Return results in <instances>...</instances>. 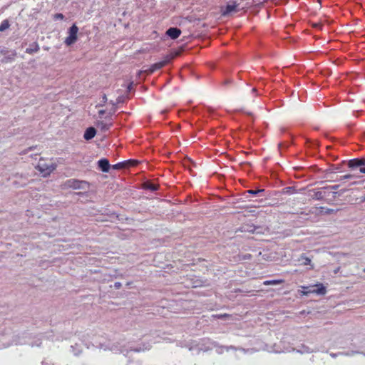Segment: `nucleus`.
I'll list each match as a JSON object with an SVG mask.
<instances>
[{"label":"nucleus","mask_w":365,"mask_h":365,"mask_svg":"<svg viewBox=\"0 0 365 365\" xmlns=\"http://www.w3.org/2000/svg\"><path fill=\"white\" fill-rule=\"evenodd\" d=\"M97 164L98 168L103 173H108L111 167L108 160L106 158L100 159Z\"/></svg>","instance_id":"6e6552de"},{"label":"nucleus","mask_w":365,"mask_h":365,"mask_svg":"<svg viewBox=\"0 0 365 365\" xmlns=\"http://www.w3.org/2000/svg\"><path fill=\"white\" fill-rule=\"evenodd\" d=\"M109 103H110V104H112V106H113V107H117V103H116V102H115V101H110V102H109Z\"/></svg>","instance_id":"f704fd0d"},{"label":"nucleus","mask_w":365,"mask_h":365,"mask_svg":"<svg viewBox=\"0 0 365 365\" xmlns=\"http://www.w3.org/2000/svg\"><path fill=\"white\" fill-rule=\"evenodd\" d=\"M303 263H304V264H305V265L310 264V263H311V259H310L309 258L306 257V258H304V262Z\"/></svg>","instance_id":"2f4dec72"},{"label":"nucleus","mask_w":365,"mask_h":365,"mask_svg":"<svg viewBox=\"0 0 365 365\" xmlns=\"http://www.w3.org/2000/svg\"><path fill=\"white\" fill-rule=\"evenodd\" d=\"M361 201H365V195L363 197Z\"/></svg>","instance_id":"58836bf2"},{"label":"nucleus","mask_w":365,"mask_h":365,"mask_svg":"<svg viewBox=\"0 0 365 365\" xmlns=\"http://www.w3.org/2000/svg\"><path fill=\"white\" fill-rule=\"evenodd\" d=\"M10 26V24L7 19L1 21L0 24V32H3Z\"/></svg>","instance_id":"aec40b11"},{"label":"nucleus","mask_w":365,"mask_h":365,"mask_svg":"<svg viewBox=\"0 0 365 365\" xmlns=\"http://www.w3.org/2000/svg\"><path fill=\"white\" fill-rule=\"evenodd\" d=\"M131 86H132V85L130 84V85L128 86V89H130Z\"/></svg>","instance_id":"ea45409f"},{"label":"nucleus","mask_w":365,"mask_h":365,"mask_svg":"<svg viewBox=\"0 0 365 365\" xmlns=\"http://www.w3.org/2000/svg\"><path fill=\"white\" fill-rule=\"evenodd\" d=\"M143 188L145 190H149L150 191L154 192L158 190V185L153 184L150 182H147L143 184Z\"/></svg>","instance_id":"dca6fc26"},{"label":"nucleus","mask_w":365,"mask_h":365,"mask_svg":"<svg viewBox=\"0 0 365 365\" xmlns=\"http://www.w3.org/2000/svg\"><path fill=\"white\" fill-rule=\"evenodd\" d=\"M106 113V110H101L98 111V114L100 116H102L103 115H104Z\"/></svg>","instance_id":"72a5a7b5"},{"label":"nucleus","mask_w":365,"mask_h":365,"mask_svg":"<svg viewBox=\"0 0 365 365\" xmlns=\"http://www.w3.org/2000/svg\"><path fill=\"white\" fill-rule=\"evenodd\" d=\"M359 177L357 175H356L346 174V175L341 176L340 178L338 180L339 181H342V180H356Z\"/></svg>","instance_id":"6ab92c4d"},{"label":"nucleus","mask_w":365,"mask_h":365,"mask_svg":"<svg viewBox=\"0 0 365 365\" xmlns=\"http://www.w3.org/2000/svg\"><path fill=\"white\" fill-rule=\"evenodd\" d=\"M40 47L37 42H34L30 45L29 48L26 49V53L28 54H33L34 53H36L39 51Z\"/></svg>","instance_id":"4468645a"},{"label":"nucleus","mask_w":365,"mask_h":365,"mask_svg":"<svg viewBox=\"0 0 365 365\" xmlns=\"http://www.w3.org/2000/svg\"><path fill=\"white\" fill-rule=\"evenodd\" d=\"M242 1V0H227L226 6L222 10V15L227 16L233 12L238 11Z\"/></svg>","instance_id":"7ed1b4c3"},{"label":"nucleus","mask_w":365,"mask_h":365,"mask_svg":"<svg viewBox=\"0 0 365 365\" xmlns=\"http://www.w3.org/2000/svg\"><path fill=\"white\" fill-rule=\"evenodd\" d=\"M252 92H253V93L257 92V89H256L255 88H252Z\"/></svg>","instance_id":"4c0bfd02"},{"label":"nucleus","mask_w":365,"mask_h":365,"mask_svg":"<svg viewBox=\"0 0 365 365\" xmlns=\"http://www.w3.org/2000/svg\"><path fill=\"white\" fill-rule=\"evenodd\" d=\"M339 187V185H329L322 187V189L327 190H337Z\"/></svg>","instance_id":"b1692460"},{"label":"nucleus","mask_w":365,"mask_h":365,"mask_svg":"<svg viewBox=\"0 0 365 365\" xmlns=\"http://www.w3.org/2000/svg\"><path fill=\"white\" fill-rule=\"evenodd\" d=\"M306 143L309 144L310 146H312V147H316V148L318 147V144L317 143H313L309 139H307Z\"/></svg>","instance_id":"a878e982"},{"label":"nucleus","mask_w":365,"mask_h":365,"mask_svg":"<svg viewBox=\"0 0 365 365\" xmlns=\"http://www.w3.org/2000/svg\"><path fill=\"white\" fill-rule=\"evenodd\" d=\"M9 52H10V51H9L7 50V48H2L0 50V53H1V54L4 55V56H5V55H6V54H7L8 53H9Z\"/></svg>","instance_id":"c85d7f7f"},{"label":"nucleus","mask_w":365,"mask_h":365,"mask_svg":"<svg viewBox=\"0 0 365 365\" xmlns=\"http://www.w3.org/2000/svg\"><path fill=\"white\" fill-rule=\"evenodd\" d=\"M278 146H279V149L281 150L282 148H287L289 146V145L285 143H279Z\"/></svg>","instance_id":"cd10ccee"},{"label":"nucleus","mask_w":365,"mask_h":365,"mask_svg":"<svg viewBox=\"0 0 365 365\" xmlns=\"http://www.w3.org/2000/svg\"><path fill=\"white\" fill-rule=\"evenodd\" d=\"M284 282L283 279H272V280H266L263 282L264 285H277Z\"/></svg>","instance_id":"a211bd4d"},{"label":"nucleus","mask_w":365,"mask_h":365,"mask_svg":"<svg viewBox=\"0 0 365 365\" xmlns=\"http://www.w3.org/2000/svg\"><path fill=\"white\" fill-rule=\"evenodd\" d=\"M296 192L294 187H286L282 189V193L286 195H292Z\"/></svg>","instance_id":"412c9836"},{"label":"nucleus","mask_w":365,"mask_h":365,"mask_svg":"<svg viewBox=\"0 0 365 365\" xmlns=\"http://www.w3.org/2000/svg\"><path fill=\"white\" fill-rule=\"evenodd\" d=\"M311 191L314 192L313 195H312V198L313 200H324V197L326 196L325 192H322L321 190H317L315 189L312 190Z\"/></svg>","instance_id":"f8f14e48"},{"label":"nucleus","mask_w":365,"mask_h":365,"mask_svg":"<svg viewBox=\"0 0 365 365\" xmlns=\"http://www.w3.org/2000/svg\"><path fill=\"white\" fill-rule=\"evenodd\" d=\"M117 105L123 103L124 102V98L123 96H118L115 101Z\"/></svg>","instance_id":"bb28decb"},{"label":"nucleus","mask_w":365,"mask_h":365,"mask_svg":"<svg viewBox=\"0 0 365 365\" xmlns=\"http://www.w3.org/2000/svg\"><path fill=\"white\" fill-rule=\"evenodd\" d=\"M16 55V53L15 51H11L9 53H8L6 55L4 56V57L1 60V63H7L12 62L14 60V57Z\"/></svg>","instance_id":"9b49d317"},{"label":"nucleus","mask_w":365,"mask_h":365,"mask_svg":"<svg viewBox=\"0 0 365 365\" xmlns=\"http://www.w3.org/2000/svg\"><path fill=\"white\" fill-rule=\"evenodd\" d=\"M168 63V60L161 61L157 63L152 64L149 68L147 70L148 73H153V72L160 70L163 67H164Z\"/></svg>","instance_id":"1a4fd4ad"},{"label":"nucleus","mask_w":365,"mask_h":365,"mask_svg":"<svg viewBox=\"0 0 365 365\" xmlns=\"http://www.w3.org/2000/svg\"><path fill=\"white\" fill-rule=\"evenodd\" d=\"M333 212V210L331 209H328V210L327 211V213H331Z\"/></svg>","instance_id":"e433bc0d"},{"label":"nucleus","mask_w":365,"mask_h":365,"mask_svg":"<svg viewBox=\"0 0 365 365\" xmlns=\"http://www.w3.org/2000/svg\"><path fill=\"white\" fill-rule=\"evenodd\" d=\"M181 30L177 27H170L166 31V35L170 38L172 40H175L178 38L181 34Z\"/></svg>","instance_id":"0eeeda50"},{"label":"nucleus","mask_w":365,"mask_h":365,"mask_svg":"<svg viewBox=\"0 0 365 365\" xmlns=\"http://www.w3.org/2000/svg\"><path fill=\"white\" fill-rule=\"evenodd\" d=\"M364 158H353L348 161L347 165L351 169H360L361 165H364Z\"/></svg>","instance_id":"423d86ee"},{"label":"nucleus","mask_w":365,"mask_h":365,"mask_svg":"<svg viewBox=\"0 0 365 365\" xmlns=\"http://www.w3.org/2000/svg\"><path fill=\"white\" fill-rule=\"evenodd\" d=\"M112 125L113 123L111 121L109 123H106L104 121H98L97 123V127L103 132L108 131Z\"/></svg>","instance_id":"ddd939ff"},{"label":"nucleus","mask_w":365,"mask_h":365,"mask_svg":"<svg viewBox=\"0 0 365 365\" xmlns=\"http://www.w3.org/2000/svg\"><path fill=\"white\" fill-rule=\"evenodd\" d=\"M37 169L42 173L43 176H47L50 175L56 168L55 164H46L45 163L39 162L37 165Z\"/></svg>","instance_id":"39448f33"},{"label":"nucleus","mask_w":365,"mask_h":365,"mask_svg":"<svg viewBox=\"0 0 365 365\" xmlns=\"http://www.w3.org/2000/svg\"><path fill=\"white\" fill-rule=\"evenodd\" d=\"M108 101V98H107V96L106 94H103V96H102V103H100L98 106H103L105 105V103L107 102Z\"/></svg>","instance_id":"393cba45"},{"label":"nucleus","mask_w":365,"mask_h":365,"mask_svg":"<svg viewBox=\"0 0 365 365\" xmlns=\"http://www.w3.org/2000/svg\"><path fill=\"white\" fill-rule=\"evenodd\" d=\"M364 165H361L360 169H359V172L361 173H363V174H365V158H364Z\"/></svg>","instance_id":"c756f323"},{"label":"nucleus","mask_w":365,"mask_h":365,"mask_svg":"<svg viewBox=\"0 0 365 365\" xmlns=\"http://www.w3.org/2000/svg\"><path fill=\"white\" fill-rule=\"evenodd\" d=\"M117 110V107H112V108L110 110V111L108 112V115L106 116V119H109L110 120H111V116L115 114V113L116 112Z\"/></svg>","instance_id":"5701e85b"},{"label":"nucleus","mask_w":365,"mask_h":365,"mask_svg":"<svg viewBox=\"0 0 365 365\" xmlns=\"http://www.w3.org/2000/svg\"><path fill=\"white\" fill-rule=\"evenodd\" d=\"M121 286H122V284H121V283H120V282H115L114 283V287H115V289H120V288L121 287Z\"/></svg>","instance_id":"7c9ffc66"},{"label":"nucleus","mask_w":365,"mask_h":365,"mask_svg":"<svg viewBox=\"0 0 365 365\" xmlns=\"http://www.w3.org/2000/svg\"><path fill=\"white\" fill-rule=\"evenodd\" d=\"M301 293L302 295H309V294H316L317 295H324L327 293L326 287L322 283L309 286L302 287Z\"/></svg>","instance_id":"f257e3e1"},{"label":"nucleus","mask_w":365,"mask_h":365,"mask_svg":"<svg viewBox=\"0 0 365 365\" xmlns=\"http://www.w3.org/2000/svg\"><path fill=\"white\" fill-rule=\"evenodd\" d=\"M96 134V130L93 127H89L86 128V130L84 132L83 138L86 140H90L93 139Z\"/></svg>","instance_id":"9d476101"},{"label":"nucleus","mask_w":365,"mask_h":365,"mask_svg":"<svg viewBox=\"0 0 365 365\" xmlns=\"http://www.w3.org/2000/svg\"><path fill=\"white\" fill-rule=\"evenodd\" d=\"M78 27L76 24H73L68 29V36L64 40V43L66 46H71L78 40Z\"/></svg>","instance_id":"f03ea898"},{"label":"nucleus","mask_w":365,"mask_h":365,"mask_svg":"<svg viewBox=\"0 0 365 365\" xmlns=\"http://www.w3.org/2000/svg\"><path fill=\"white\" fill-rule=\"evenodd\" d=\"M66 185L74 190H86L88 187V182L85 180L69 179L66 182Z\"/></svg>","instance_id":"20e7f679"},{"label":"nucleus","mask_w":365,"mask_h":365,"mask_svg":"<svg viewBox=\"0 0 365 365\" xmlns=\"http://www.w3.org/2000/svg\"><path fill=\"white\" fill-rule=\"evenodd\" d=\"M131 160H124L120 163H118L113 165H112L113 169L114 170H119L124 168L129 165V164L131 163Z\"/></svg>","instance_id":"2eb2a0df"},{"label":"nucleus","mask_w":365,"mask_h":365,"mask_svg":"<svg viewBox=\"0 0 365 365\" xmlns=\"http://www.w3.org/2000/svg\"><path fill=\"white\" fill-rule=\"evenodd\" d=\"M264 192V189L249 190L246 192L252 195H257Z\"/></svg>","instance_id":"4be33fe9"},{"label":"nucleus","mask_w":365,"mask_h":365,"mask_svg":"<svg viewBox=\"0 0 365 365\" xmlns=\"http://www.w3.org/2000/svg\"><path fill=\"white\" fill-rule=\"evenodd\" d=\"M333 195H334V196H333V198H334V199H335V198H336V195H339V194L337 192H333Z\"/></svg>","instance_id":"c9c22d12"},{"label":"nucleus","mask_w":365,"mask_h":365,"mask_svg":"<svg viewBox=\"0 0 365 365\" xmlns=\"http://www.w3.org/2000/svg\"><path fill=\"white\" fill-rule=\"evenodd\" d=\"M232 82V80H230V79H227V80H225V81L223 82V85L227 86V85H228V84H230Z\"/></svg>","instance_id":"473e14b6"},{"label":"nucleus","mask_w":365,"mask_h":365,"mask_svg":"<svg viewBox=\"0 0 365 365\" xmlns=\"http://www.w3.org/2000/svg\"><path fill=\"white\" fill-rule=\"evenodd\" d=\"M52 19L53 21H67L68 20V17H67L66 16L63 15V14L61 13H56V14H52Z\"/></svg>","instance_id":"f3484780"}]
</instances>
